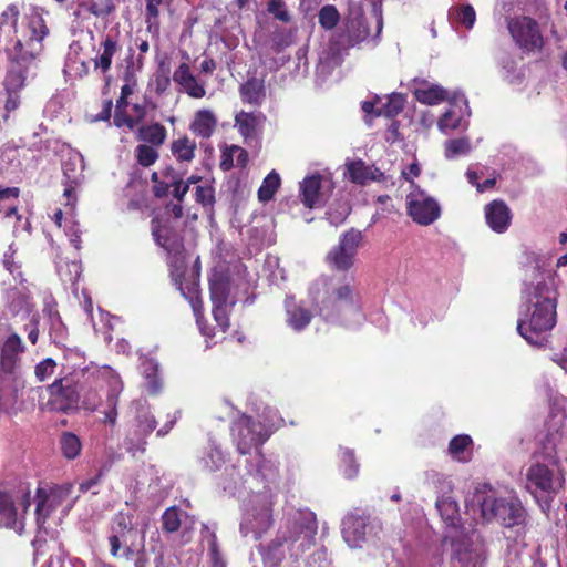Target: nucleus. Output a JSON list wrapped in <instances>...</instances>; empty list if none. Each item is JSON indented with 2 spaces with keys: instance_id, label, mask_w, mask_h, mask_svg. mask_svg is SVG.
Here are the masks:
<instances>
[{
  "instance_id": "nucleus-1",
  "label": "nucleus",
  "mask_w": 567,
  "mask_h": 567,
  "mask_svg": "<svg viewBox=\"0 0 567 567\" xmlns=\"http://www.w3.org/2000/svg\"><path fill=\"white\" fill-rule=\"evenodd\" d=\"M28 30L4 49L8 63L3 80V89L7 94L4 121L8 120L11 112L20 106V93L25 87L28 78L35 74L44 51L43 41L50 33L49 27H45L37 16L29 18Z\"/></svg>"
},
{
  "instance_id": "nucleus-2",
  "label": "nucleus",
  "mask_w": 567,
  "mask_h": 567,
  "mask_svg": "<svg viewBox=\"0 0 567 567\" xmlns=\"http://www.w3.org/2000/svg\"><path fill=\"white\" fill-rule=\"evenodd\" d=\"M524 296L527 309L524 318L517 321V331L528 343L540 347L557 321V291L553 277L534 268L532 280L525 284Z\"/></svg>"
},
{
  "instance_id": "nucleus-3",
  "label": "nucleus",
  "mask_w": 567,
  "mask_h": 567,
  "mask_svg": "<svg viewBox=\"0 0 567 567\" xmlns=\"http://www.w3.org/2000/svg\"><path fill=\"white\" fill-rule=\"evenodd\" d=\"M563 440V433L558 431L546 435L543 454L547 463H533L526 472V486L532 493L551 498L564 488L565 474L558 456V447Z\"/></svg>"
},
{
  "instance_id": "nucleus-4",
  "label": "nucleus",
  "mask_w": 567,
  "mask_h": 567,
  "mask_svg": "<svg viewBox=\"0 0 567 567\" xmlns=\"http://www.w3.org/2000/svg\"><path fill=\"white\" fill-rule=\"evenodd\" d=\"M483 488L475 493L483 519L486 522L497 520L505 527L517 525L522 516V507L505 498L496 497L489 485H484Z\"/></svg>"
},
{
  "instance_id": "nucleus-5",
  "label": "nucleus",
  "mask_w": 567,
  "mask_h": 567,
  "mask_svg": "<svg viewBox=\"0 0 567 567\" xmlns=\"http://www.w3.org/2000/svg\"><path fill=\"white\" fill-rule=\"evenodd\" d=\"M82 386L71 375L56 378L47 386L48 401L42 409L50 412L68 414L80 408Z\"/></svg>"
},
{
  "instance_id": "nucleus-6",
  "label": "nucleus",
  "mask_w": 567,
  "mask_h": 567,
  "mask_svg": "<svg viewBox=\"0 0 567 567\" xmlns=\"http://www.w3.org/2000/svg\"><path fill=\"white\" fill-rule=\"evenodd\" d=\"M508 32L524 53L540 52L545 45L539 23L532 17L517 16L506 19Z\"/></svg>"
},
{
  "instance_id": "nucleus-7",
  "label": "nucleus",
  "mask_w": 567,
  "mask_h": 567,
  "mask_svg": "<svg viewBox=\"0 0 567 567\" xmlns=\"http://www.w3.org/2000/svg\"><path fill=\"white\" fill-rule=\"evenodd\" d=\"M231 431L236 437L237 451L241 455L249 454L252 449L261 447L271 435L264 423L245 414L234 421Z\"/></svg>"
},
{
  "instance_id": "nucleus-8",
  "label": "nucleus",
  "mask_w": 567,
  "mask_h": 567,
  "mask_svg": "<svg viewBox=\"0 0 567 567\" xmlns=\"http://www.w3.org/2000/svg\"><path fill=\"white\" fill-rule=\"evenodd\" d=\"M363 240L362 233L351 228L344 231L338 245L333 246L326 256L330 269L347 274L354 265L355 256Z\"/></svg>"
},
{
  "instance_id": "nucleus-9",
  "label": "nucleus",
  "mask_w": 567,
  "mask_h": 567,
  "mask_svg": "<svg viewBox=\"0 0 567 567\" xmlns=\"http://www.w3.org/2000/svg\"><path fill=\"white\" fill-rule=\"evenodd\" d=\"M406 213L420 226H430L441 216L437 200L424 192L410 193L406 196Z\"/></svg>"
},
{
  "instance_id": "nucleus-10",
  "label": "nucleus",
  "mask_w": 567,
  "mask_h": 567,
  "mask_svg": "<svg viewBox=\"0 0 567 567\" xmlns=\"http://www.w3.org/2000/svg\"><path fill=\"white\" fill-rule=\"evenodd\" d=\"M150 225L153 240L165 252H177L182 249L184 237L177 231L169 216L155 215L152 217Z\"/></svg>"
},
{
  "instance_id": "nucleus-11",
  "label": "nucleus",
  "mask_w": 567,
  "mask_h": 567,
  "mask_svg": "<svg viewBox=\"0 0 567 567\" xmlns=\"http://www.w3.org/2000/svg\"><path fill=\"white\" fill-rule=\"evenodd\" d=\"M333 189V183L316 173L303 178L300 183V199L307 208H318L326 205L330 193Z\"/></svg>"
},
{
  "instance_id": "nucleus-12",
  "label": "nucleus",
  "mask_w": 567,
  "mask_h": 567,
  "mask_svg": "<svg viewBox=\"0 0 567 567\" xmlns=\"http://www.w3.org/2000/svg\"><path fill=\"white\" fill-rule=\"evenodd\" d=\"M136 430L134 437L125 439V447L130 453L145 452L147 441L146 437L156 429L157 422L150 412H140L137 415Z\"/></svg>"
},
{
  "instance_id": "nucleus-13",
  "label": "nucleus",
  "mask_w": 567,
  "mask_h": 567,
  "mask_svg": "<svg viewBox=\"0 0 567 567\" xmlns=\"http://www.w3.org/2000/svg\"><path fill=\"white\" fill-rule=\"evenodd\" d=\"M25 519L19 516L12 496L0 489V529L14 530L19 536L23 535Z\"/></svg>"
},
{
  "instance_id": "nucleus-14",
  "label": "nucleus",
  "mask_w": 567,
  "mask_h": 567,
  "mask_svg": "<svg viewBox=\"0 0 567 567\" xmlns=\"http://www.w3.org/2000/svg\"><path fill=\"white\" fill-rule=\"evenodd\" d=\"M347 178L357 185L364 186L371 182H384L385 175L374 165H368L362 159L349 161L346 163Z\"/></svg>"
},
{
  "instance_id": "nucleus-15",
  "label": "nucleus",
  "mask_w": 567,
  "mask_h": 567,
  "mask_svg": "<svg viewBox=\"0 0 567 567\" xmlns=\"http://www.w3.org/2000/svg\"><path fill=\"white\" fill-rule=\"evenodd\" d=\"M484 216L488 227L497 233H505L512 224V212L502 199H494L484 207Z\"/></svg>"
},
{
  "instance_id": "nucleus-16",
  "label": "nucleus",
  "mask_w": 567,
  "mask_h": 567,
  "mask_svg": "<svg viewBox=\"0 0 567 567\" xmlns=\"http://www.w3.org/2000/svg\"><path fill=\"white\" fill-rule=\"evenodd\" d=\"M32 16L39 17L43 21L44 25L48 27L44 18L42 17V14H40L38 11H32L31 13L25 14L23 17L22 23H21V28L19 29L18 28V21H19V17H20V9H19V7L17 4H14V3H11V4L7 6V8L0 14V30L4 25H11V28L13 29L14 35L7 41V43L4 45V49L13 40L19 39V37H22L25 32L29 31L28 30L29 18L32 17Z\"/></svg>"
},
{
  "instance_id": "nucleus-17",
  "label": "nucleus",
  "mask_w": 567,
  "mask_h": 567,
  "mask_svg": "<svg viewBox=\"0 0 567 567\" xmlns=\"http://www.w3.org/2000/svg\"><path fill=\"white\" fill-rule=\"evenodd\" d=\"M267 117L261 112L240 111L235 115V125L245 141L257 140Z\"/></svg>"
},
{
  "instance_id": "nucleus-18",
  "label": "nucleus",
  "mask_w": 567,
  "mask_h": 567,
  "mask_svg": "<svg viewBox=\"0 0 567 567\" xmlns=\"http://www.w3.org/2000/svg\"><path fill=\"white\" fill-rule=\"evenodd\" d=\"M285 308L287 312V322L296 331L303 330L312 320L311 310L296 303L293 296L286 297Z\"/></svg>"
},
{
  "instance_id": "nucleus-19",
  "label": "nucleus",
  "mask_w": 567,
  "mask_h": 567,
  "mask_svg": "<svg viewBox=\"0 0 567 567\" xmlns=\"http://www.w3.org/2000/svg\"><path fill=\"white\" fill-rule=\"evenodd\" d=\"M240 99L244 103L259 106L266 97L264 81L256 76L249 78L239 87Z\"/></svg>"
},
{
  "instance_id": "nucleus-20",
  "label": "nucleus",
  "mask_w": 567,
  "mask_h": 567,
  "mask_svg": "<svg viewBox=\"0 0 567 567\" xmlns=\"http://www.w3.org/2000/svg\"><path fill=\"white\" fill-rule=\"evenodd\" d=\"M102 52L94 59V68L103 74L111 70L112 59L121 47L115 35L107 34L101 42Z\"/></svg>"
},
{
  "instance_id": "nucleus-21",
  "label": "nucleus",
  "mask_w": 567,
  "mask_h": 567,
  "mask_svg": "<svg viewBox=\"0 0 567 567\" xmlns=\"http://www.w3.org/2000/svg\"><path fill=\"white\" fill-rule=\"evenodd\" d=\"M217 126V118L209 110H199L190 123V131L198 137L209 138Z\"/></svg>"
},
{
  "instance_id": "nucleus-22",
  "label": "nucleus",
  "mask_w": 567,
  "mask_h": 567,
  "mask_svg": "<svg viewBox=\"0 0 567 567\" xmlns=\"http://www.w3.org/2000/svg\"><path fill=\"white\" fill-rule=\"evenodd\" d=\"M167 137L166 127L161 123H152L148 125H142L137 128L136 138L143 144L150 146L159 147L162 146Z\"/></svg>"
},
{
  "instance_id": "nucleus-23",
  "label": "nucleus",
  "mask_w": 567,
  "mask_h": 567,
  "mask_svg": "<svg viewBox=\"0 0 567 567\" xmlns=\"http://www.w3.org/2000/svg\"><path fill=\"white\" fill-rule=\"evenodd\" d=\"M145 388L150 395H156L162 390V380L158 374V363L152 358H144L141 362Z\"/></svg>"
},
{
  "instance_id": "nucleus-24",
  "label": "nucleus",
  "mask_w": 567,
  "mask_h": 567,
  "mask_svg": "<svg viewBox=\"0 0 567 567\" xmlns=\"http://www.w3.org/2000/svg\"><path fill=\"white\" fill-rule=\"evenodd\" d=\"M167 254V265L169 268V275L179 288L182 287V281L185 277L187 270V254L185 245L182 246V249L177 252H166Z\"/></svg>"
},
{
  "instance_id": "nucleus-25",
  "label": "nucleus",
  "mask_w": 567,
  "mask_h": 567,
  "mask_svg": "<svg viewBox=\"0 0 567 567\" xmlns=\"http://www.w3.org/2000/svg\"><path fill=\"white\" fill-rule=\"evenodd\" d=\"M125 535H136V530L132 526L131 517L125 514H117L113 519V524L111 527V535L109 536V543L112 545L114 549V554L118 548V539L123 538Z\"/></svg>"
},
{
  "instance_id": "nucleus-26",
  "label": "nucleus",
  "mask_w": 567,
  "mask_h": 567,
  "mask_svg": "<svg viewBox=\"0 0 567 567\" xmlns=\"http://www.w3.org/2000/svg\"><path fill=\"white\" fill-rule=\"evenodd\" d=\"M197 145L188 136H182L173 140L171 152L177 162H192L195 157Z\"/></svg>"
},
{
  "instance_id": "nucleus-27",
  "label": "nucleus",
  "mask_w": 567,
  "mask_h": 567,
  "mask_svg": "<svg viewBox=\"0 0 567 567\" xmlns=\"http://www.w3.org/2000/svg\"><path fill=\"white\" fill-rule=\"evenodd\" d=\"M436 509L440 513L441 518L449 526H456L460 522V512L456 501L451 496H442L436 499Z\"/></svg>"
},
{
  "instance_id": "nucleus-28",
  "label": "nucleus",
  "mask_w": 567,
  "mask_h": 567,
  "mask_svg": "<svg viewBox=\"0 0 567 567\" xmlns=\"http://www.w3.org/2000/svg\"><path fill=\"white\" fill-rule=\"evenodd\" d=\"M59 446L62 455L66 460H75L82 451V442L73 432H62L59 439Z\"/></svg>"
},
{
  "instance_id": "nucleus-29",
  "label": "nucleus",
  "mask_w": 567,
  "mask_h": 567,
  "mask_svg": "<svg viewBox=\"0 0 567 567\" xmlns=\"http://www.w3.org/2000/svg\"><path fill=\"white\" fill-rule=\"evenodd\" d=\"M181 291H182V295L185 297V298H188L189 299V302H190V306L193 308V312H194V316L196 318V322L202 331V333L208 338H213L214 337V333L212 332V329L207 328L205 324H204V316H203V309H204V306H203V301H202V298L199 296V291L193 287L192 289H189V293L190 296L188 297L183 288L181 287L179 288Z\"/></svg>"
},
{
  "instance_id": "nucleus-30",
  "label": "nucleus",
  "mask_w": 567,
  "mask_h": 567,
  "mask_svg": "<svg viewBox=\"0 0 567 567\" xmlns=\"http://www.w3.org/2000/svg\"><path fill=\"white\" fill-rule=\"evenodd\" d=\"M415 99L425 105H436L447 99V92L440 85H431L414 91Z\"/></svg>"
},
{
  "instance_id": "nucleus-31",
  "label": "nucleus",
  "mask_w": 567,
  "mask_h": 567,
  "mask_svg": "<svg viewBox=\"0 0 567 567\" xmlns=\"http://www.w3.org/2000/svg\"><path fill=\"white\" fill-rule=\"evenodd\" d=\"M355 296L357 290L354 286V277L352 275H346L343 282L332 291L334 301L346 305H353Z\"/></svg>"
},
{
  "instance_id": "nucleus-32",
  "label": "nucleus",
  "mask_w": 567,
  "mask_h": 567,
  "mask_svg": "<svg viewBox=\"0 0 567 567\" xmlns=\"http://www.w3.org/2000/svg\"><path fill=\"white\" fill-rule=\"evenodd\" d=\"M473 440L468 434H458L451 439L449 442L450 455L460 462H466L470 457L465 455V452L472 447Z\"/></svg>"
},
{
  "instance_id": "nucleus-33",
  "label": "nucleus",
  "mask_w": 567,
  "mask_h": 567,
  "mask_svg": "<svg viewBox=\"0 0 567 567\" xmlns=\"http://www.w3.org/2000/svg\"><path fill=\"white\" fill-rule=\"evenodd\" d=\"M404 96L399 93H392L388 96L385 103H383L380 107H378L375 112V116H384L388 118H393L399 115L404 107Z\"/></svg>"
},
{
  "instance_id": "nucleus-34",
  "label": "nucleus",
  "mask_w": 567,
  "mask_h": 567,
  "mask_svg": "<svg viewBox=\"0 0 567 567\" xmlns=\"http://www.w3.org/2000/svg\"><path fill=\"white\" fill-rule=\"evenodd\" d=\"M114 385L112 386L111 393L107 396V410L104 411V423H110L111 425L116 424L117 420V401L118 394L122 391V381L117 378L113 379Z\"/></svg>"
},
{
  "instance_id": "nucleus-35",
  "label": "nucleus",
  "mask_w": 567,
  "mask_h": 567,
  "mask_svg": "<svg viewBox=\"0 0 567 567\" xmlns=\"http://www.w3.org/2000/svg\"><path fill=\"white\" fill-rule=\"evenodd\" d=\"M24 352V346L21 341V338L13 333L8 337L4 341L1 350V359L4 363H14L18 354Z\"/></svg>"
},
{
  "instance_id": "nucleus-36",
  "label": "nucleus",
  "mask_w": 567,
  "mask_h": 567,
  "mask_svg": "<svg viewBox=\"0 0 567 567\" xmlns=\"http://www.w3.org/2000/svg\"><path fill=\"white\" fill-rule=\"evenodd\" d=\"M280 176L276 171H271L262 181L258 189V198L260 202H269L280 187Z\"/></svg>"
},
{
  "instance_id": "nucleus-37",
  "label": "nucleus",
  "mask_w": 567,
  "mask_h": 567,
  "mask_svg": "<svg viewBox=\"0 0 567 567\" xmlns=\"http://www.w3.org/2000/svg\"><path fill=\"white\" fill-rule=\"evenodd\" d=\"M340 466L346 478L357 477L360 465L352 450L347 447L340 450Z\"/></svg>"
},
{
  "instance_id": "nucleus-38",
  "label": "nucleus",
  "mask_w": 567,
  "mask_h": 567,
  "mask_svg": "<svg viewBox=\"0 0 567 567\" xmlns=\"http://www.w3.org/2000/svg\"><path fill=\"white\" fill-rule=\"evenodd\" d=\"M134 156L138 165L150 167L159 158L157 147L147 144H138L134 150Z\"/></svg>"
},
{
  "instance_id": "nucleus-39",
  "label": "nucleus",
  "mask_w": 567,
  "mask_h": 567,
  "mask_svg": "<svg viewBox=\"0 0 567 567\" xmlns=\"http://www.w3.org/2000/svg\"><path fill=\"white\" fill-rule=\"evenodd\" d=\"M209 292L213 305L227 303L229 296V284L223 278L210 280Z\"/></svg>"
},
{
  "instance_id": "nucleus-40",
  "label": "nucleus",
  "mask_w": 567,
  "mask_h": 567,
  "mask_svg": "<svg viewBox=\"0 0 567 567\" xmlns=\"http://www.w3.org/2000/svg\"><path fill=\"white\" fill-rule=\"evenodd\" d=\"M318 21L322 29L331 30L340 21V14L337 8L332 4L323 6L318 13Z\"/></svg>"
},
{
  "instance_id": "nucleus-41",
  "label": "nucleus",
  "mask_w": 567,
  "mask_h": 567,
  "mask_svg": "<svg viewBox=\"0 0 567 567\" xmlns=\"http://www.w3.org/2000/svg\"><path fill=\"white\" fill-rule=\"evenodd\" d=\"M162 174L165 177L172 175V195L177 202L183 203L186 194L189 190L188 185L184 184V181L179 177L173 167L165 168Z\"/></svg>"
},
{
  "instance_id": "nucleus-42",
  "label": "nucleus",
  "mask_w": 567,
  "mask_h": 567,
  "mask_svg": "<svg viewBox=\"0 0 567 567\" xmlns=\"http://www.w3.org/2000/svg\"><path fill=\"white\" fill-rule=\"evenodd\" d=\"M471 151V145L467 138H453L445 143V157L454 159L457 156L466 155Z\"/></svg>"
},
{
  "instance_id": "nucleus-43",
  "label": "nucleus",
  "mask_w": 567,
  "mask_h": 567,
  "mask_svg": "<svg viewBox=\"0 0 567 567\" xmlns=\"http://www.w3.org/2000/svg\"><path fill=\"white\" fill-rule=\"evenodd\" d=\"M455 21L463 24L466 29H472L476 21V12L471 4H462L452 11Z\"/></svg>"
},
{
  "instance_id": "nucleus-44",
  "label": "nucleus",
  "mask_w": 567,
  "mask_h": 567,
  "mask_svg": "<svg viewBox=\"0 0 567 567\" xmlns=\"http://www.w3.org/2000/svg\"><path fill=\"white\" fill-rule=\"evenodd\" d=\"M181 527L179 512L175 506H172L162 515V528L166 533H175Z\"/></svg>"
},
{
  "instance_id": "nucleus-45",
  "label": "nucleus",
  "mask_w": 567,
  "mask_h": 567,
  "mask_svg": "<svg viewBox=\"0 0 567 567\" xmlns=\"http://www.w3.org/2000/svg\"><path fill=\"white\" fill-rule=\"evenodd\" d=\"M267 11L276 19L284 23L291 21V16L284 0H268Z\"/></svg>"
},
{
  "instance_id": "nucleus-46",
  "label": "nucleus",
  "mask_w": 567,
  "mask_h": 567,
  "mask_svg": "<svg viewBox=\"0 0 567 567\" xmlns=\"http://www.w3.org/2000/svg\"><path fill=\"white\" fill-rule=\"evenodd\" d=\"M344 528L343 533L344 535H349L350 533L353 534L354 539H361L365 535V523L363 518L358 516H349L343 522Z\"/></svg>"
},
{
  "instance_id": "nucleus-47",
  "label": "nucleus",
  "mask_w": 567,
  "mask_h": 567,
  "mask_svg": "<svg viewBox=\"0 0 567 567\" xmlns=\"http://www.w3.org/2000/svg\"><path fill=\"white\" fill-rule=\"evenodd\" d=\"M195 200L205 208H213L216 200L214 187L212 185H198L195 189Z\"/></svg>"
},
{
  "instance_id": "nucleus-48",
  "label": "nucleus",
  "mask_w": 567,
  "mask_h": 567,
  "mask_svg": "<svg viewBox=\"0 0 567 567\" xmlns=\"http://www.w3.org/2000/svg\"><path fill=\"white\" fill-rule=\"evenodd\" d=\"M128 106V101H125L124 104L118 103V99L116 100L115 105V114H114V125L116 127L126 126L130 130H134V122L132 116L127 114L126 109Z\"/></svg>"
},
{
  "instance_id": "nucleus-49",
  "label": "nucleus",
  "mask_w": 567,
  "mask_h": 567,
  "mask_svg": "<svg viewBox=\"0 0 567 567\" xmlns=\"http://www.w3.org/2000/svg\"><path fill=\"white\" fill-rule=\"evenodd\" d=\"M56 362L52 358H45L34 367V375L39 382L47 381L53 375Z\"/></svg>"
},
{
  "instance_id": "nucleus-50",
  "label": "nucleus",
  "mask_w": 567,
  "mask_h": 567,
  "mask_svg": "<svg viewBox=\"0 0 567 567\" xmlns=\"http://www.w3.org/2000/svg\"><path fill=\"white\" fill-rule=\"evenodd\" d=\"M102 402L101 395L95 389L89 388L82 396L80 395V404L83 410L96 411Z\"/></svg>"
},
{
  "instance_id": "nucleus-51",
  "label": "nucleus",
  "mask_w": 567,
  "mask_h": 567,
  "mask_svg": "<svg viewBox=\"0 0 567 567\" xmlns=\"http://www.w3.org/2000/svg\"><path fill=\"white\" fill-rule=\"evenodd\" d=\"M131 535H125L123 538L118 539V548L116 549V553L114 554V549L112 545H110V554L114 558H125L127 560H131L134 556V548L133 544L128 543Z\"/></svg>"
},
{
  "instance_id": "nucleus-52",
  "label": "nucleus",
  "mask_w": 567,
  "mask_h": 567,
  "mask_svg": "<svg viewBox=\"0 0 567 567\" xmlns=\"http://www.w3.org/2000/svg\"><path fill=\"white\" fill-rule=\"evenodd\" d=\"M115 10L112 0H92L89 11L95 17H105Z\"/></svg>"
},
{
  "instance_id": "nucleus-53",
  "label": "nucleus",
  "mask_w": 567,
  "mask_h": 567,
  "mask_svg": "<svg viewBox=\"0 0 567 567\" xmlns=\"http://www.w3.org/2000/svg\"><path fill=\"white\" fill-rule=\"evenodd\" d=\"M213 316L220 330L226 332L230 326L226 303H214Z\"/></svg>"
},
{
  "instance_id": "nucleus-54",
  "label": "nucleus",
  "mask_w": 567,
  "mask_h": 567,
  "mask_svg": "<svg viewBox=\"0 0 567 567\" xmlns=\"http://www.w3.org/2000/svg\"><path fill=\"white\" fill-rule=\"evenodd\" d=\"M181 86L190 97L194 99H202L206 94L204 85L199 84L195 76L189 81L182 83Z\"/></svg>"
},
{
  "instance_id": "nucleus-55",
  "label": "nucleus",
  "mask_w": 567,
  "mask_h": 567,
  "mask_svg": "<svg viewBox=\"0 0 567 567\" xmlns=\"http://www.w3.org/2000/svg\"><path fill=\"white\" fill-rule=\"evenodd\" d=\"M35 499H37V505H35L37 522L44 523L49 515L48 513L42 514L43 509L45 507L47 501H48L47 491L44 488L39 487L37 489Z\"/></svg>"
},
{
  "instance_id": "nucleus-56",
  "label": "nucleus",
  "mask_w": 567,
  "mask_h": 567,
  "mask_svg": "<svg viewBox=\"0 0 567 567\" xmlns=\"http://www.w3.org/2000/svg\"><path fill=\"white\" fill-rule=\"evenodd\" d=\"M208 550L213 567H226V561L224 560L223 555L219 550L217 538L215 535H213L209 542Z\"/></svg>"
},
{
  "instance_id": "nucleus-57",
  "label": "nucleus",
  "mask_w": 567,
  "mask_h": 567,
  "mask_svg": "<svg viewBox=\"0 0 567 567\" xmlns=\"http://www.w3.org/2000/svg\"><path fill=\"white\" fill-rule=\"evenodd\" d=\"M146 2V21L150 24L157 23L159 17L158 7L162 4L163 0H145Z\"/></svg>"
},
{
  "instance_id": "nucleus-58",
  "label": "nucleus",
  "mask_w": 567,
  "mask_h": 567,
  "mask_svg": "<svg viewBox=\"0 0 567 567\" xmlns=\"http://www.w3.org/2000/svg\"><path fill=\"white\" fill-rule=\"evenodd\" d=\"M194 75L190 71V68L187 63H181L178 65V68L174 71L173 73V80L174 82H176L178 85H181L182 83L186 82V81H189L190 79H193Z\"/></svg>"
},
{
  "instance_id": "nucleus-59",
  "label": "nucleus",
  "mask_w": 567,
  "mask_h": 567,
  "mask_svg": "<svg viewBox=\"0 0 567 567\" xmlns=\"http://www.w3.org/2000/svg\"><path fill=\"white\" fill-rule=\"evenodd\" d=\"M234 152L233 146L226 147L221 151L219 167L221 171L227 172L234 166Z\"/></svg>"
},
{
  "instance_id": "nucleus-60",
  "label": "nucleus",
  "mask_w": 567,
  "mask_h": 567,
  "mask_svg": "<svg viewBox=\"0 0 567 567\" xmlns=\"http://www.w3.org/2000/svg\"><path fill=\"white\" fill-rule=\"evenodd\" d=\"M161 215H167L169 216V218H174V219H179L183 217L184 215V208L182 206V203L177 202V203H173V202H169L165 205L164 207V213H162Z\"/></svg>"
},
{
  "instance_id": "nucleus-61",
  "label": "nucleus",
  "mask_w": 567,
  "mask_h": 567,
  "mask_svg": "<svg viewBox=\"0 0 567 567\" xmlns=\"http://www.w3.org/2000/svg\"><path fill=\"white\" fill-rule=\"evenodd\" d=\"M169 182L159 181L157 184L153 185L152 192L156 198H163L168 195L169 188L172 187V175H169Z\"/></svg>"
},
{
  "instance_id": "nucleus-62",
  "label": "nucleus",
  "mask_w": 567,
  "mask_h": 567,
  "mask_svg": "<svg viewBox=\"0 0 567 567\" xmlns=\"http://www.w3.org/2000/svg\"><path fill=\"white\" fill-rule=\"evenodd\" d=\"M421 174V168L416 162L411 163L406 168L402 169L401 175L402 177L411 183H413V177H419Z\"/></svg>"
},
{
  "instance_id": "nucleus-63",
  "label": "nucleus",
  "mask_w": 567,
  "mask_h": 567,
  "mask_svg": "<svg viewBox=\"0 0 567 567\" xmlns=\"http://www.w3.org/2000/svg\"><path fill=\"white\" fill-rule=\"evenodd\" d=\"M156 84V93L162 94L164 93L171 85V79L167 73H163L156 76L155 79Z\"/></svg>"
},
{
  "instance_id": "nucleus-64",
  "label": "nucleus",
  "mask_w": 567,
  "mask_h": 567,
  "mask_svg": "<svg viewBox=\"0 0 567 567\" xmlns=\"http://www.w3.org/2000/svg\"><path fill=\"white\" fill-rule=\"evenodd\" d=\"M112 107H113L112 100H105L103 102L102 111L96 115L95 120L96 121H110V118L112 116Z\"/></svg>"
}]
</instances>
